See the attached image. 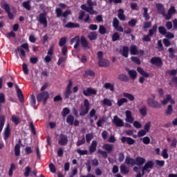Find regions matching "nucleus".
<instances>
[{"mask_svg":"<svg viewBox=\"0 0 177 177\" xmlns=\"http://www.w3.org/2000/svg\"><path fill=\"white\" fill-rule=\"evenodd\" d=\"M87 5L88 7H87L85 4H83L81 6V9L83 10H86L88 13L90 15H96L97 12L93 10V6H95V3L92 2V0H87Z\"/></svg>","mask_w":177,"mask_h":177,"instance_id":"obj_1","label":"nucleus"},{"mask_svg":"<svg viewBox=\"0 0 177 177\" xmlns=\"http://www.w3.org/2000/svg\"><path fill=\"white\" fill-rule=\"evenodd\" d=\"M37 102H44V104H46L48 99H49V92L44 91L37 95Z\"/></svg>","mask_w":177,"mask_h":177,"instance_id":"obj_2","label":"nucleus"},{"mask_svg":"<svg viewBox=\"0 0 177 177\" xmlns=\"http://www.w3.org/2000/svg\"><path fill=\"white\" fill-rule=\"evenodd\" d=\"M147 104L149 107H152L153 109H160L161 104L158 103V102L156 101V100L149 97L147 100Z\"/></svg>","mask_w":177,"mask_h":177,"instance_id":"obj_3","label":"nucleus"},{"mask_svg":"<svg viewBox=\"0 0 177 177\" xmlns=\"http://www.w3.org/2000/svg\"><path fill=\"white\" fill-rule=\"evenodd\" d=\"M89 112V101H88L87 99L84 100V106H81V113H80V115H85L86 114H88Z\"/></svg>","mask_w":177,"mask_h":177,"instance_id":"obj_4","label":"nucleus"},{"mask_svg":"<svg viewBox=\"0 0 177 177\" xmlns=\"http://www.w3.org/2000/svg\"><path fill=\"white\" fill-rule=\"evenodd\" d=\"M38 21L43 24L44 27H48V20L46 19V13H41L39 15Z\"/></svg>","mask_w":177,"mask_h":177,"instance_id":"obj_5","label":"nucleus"},{"mask_svg":"<svg viewBox=\"0 0 177 177\" xmlns=\"http://www.w3.org/2000/svg\"><path fill=\"white\" fill-rule=\"evenodd\" d=\"M112 122L116 127H124V121L121 118H118V116L117 115L113 116Z\"/></svg>","mask_w":177,"mask_h":177,"instance_id":"obj_6","label":"nucleus"},{"mask_svg":"<svg viewBox=\"0 0 177 177\" xmlns=\"http://www.w3.org/2000/svg\"><path fill=\"white\" fill-rule=\"evenodd\" d=\"M154 167V164L151 161L147 162L145 166L142 167V175H145V171H147L150 172V169H153Z\"/></svg>","mask_w":177,"mask_h":177,"instance_id":"obj_7","label":"nucleus"},{"mask_svg":"<svg viewBox=\"0 0 177 177\" xmlns=\"http://www.w3.org/2000/svg\"><path fill=\"white\" fill-rule=\"evenodd\" d=\"M80 44L82 45V48L84 49V50H87V49L91 48V46H89V43L88 42L86 39H85L84 37H81Z\"/></svg>","mask_w":177,"mask_h":177,"instance_id":"obj_8","label":"nucleus"},{"mask_svg":"<svg viewBox=\"0 0 177 177\" xmlns=\"http://www.w3.org/2000/svg\"><path fill=\"white\" fill-rule=\"evenodd\" d=\"M156 6L158 13H159V15H162L164 17V16H165V8L164 7V5L162 3H156Z\"/></svg>","mask_w":177,"mask_h":177,"instance_id":"obj_9","label":"nucleus"},{"mask_svg":"<svg viewBox=\"0 0 177 177\" xmlns=\"http://www.w3.org/2000/svg\"><path fill=\"white\" fill-rule=\"evenodd\" d=\"M58 143L61 146H66V145H67V143H68V140L67 139V136L61 134L59 136V140L58 141Z\"/></svg>","mask_w":177,"mask_h":177,"instance_id":"obj_10","label":"nucleus"},{"mask_svg":"<svg viewBox=\"0 0 177 177\" xmlns=\"http://www.w3.org/2000/svg\"><path fill=\"white\" fill-rule=\"evenodd\" d=\"M16 91L19 100L21 102V103H24V95H23V92L21 91V89H20V88H19V86L17 85H16Z\"/></svg>","mask_w":177,"mask_h":177,"instance_id":"obj_11","label":"nucleus"},{"mask_svg":"<svg viewBox=\"0 0 177 177\" xmlns=\"http://www.w3.org/2000/svg\"><path fill=\"white\" fill-rule=\"evenodd\" d=\"M176 12V10H175V7H171L169 10L167 14H165L164 17L166 19V20H170V19L172 18V15Z\"/></svg>","mask_w":177,"mask_h":177,"instance_id":"obj_12","label":"nucleus"},{"mask_svg":"<svg viewBox=\"0 0 177 177\" xmlns=\"http://www.w3.org/2000/svg\"><path fill=\"white\" fill-rule=\"evenodd\" d=\"M126 115V119L125 121L127 122H129L130 124H132L133 122V117H132V112L131 111H125Z\"/></svg>","mask_w":177,"mask_h":177,"instance_id":"obj_13","label":"nucleus"},{"mask_svg":"<svg viewBox=\"0 0 177 177\" xmlns=\"http://www.w3.org/2000/svg\"><path fill=\"white\" fill-rule=\"evenodd\" d=\"M126 71H127L131 80L135 81V80H136V77L138 76V73H136V71L130 70L129 68H127Z\"/></svg>","mask_w":177,"mask_h":177,"instance_id":"obj_14","label":"nucleus"},{"mask_svg":"<svg viewBox=\"0 0 177 177\" xmlns=\"http://www.w3.org/2000/svg\"><path fill=\"white\" fill-rule=\"evenodd\" d=\"M84 96H91V95H96L97 91L95 88H88L83 91Z\"/></svg>","mask_w":177,"mask_h":177,"instance_id":"obj_15","label":"nucleus"},{"mask_svg":"<svg viewBox=\"0 0 177 177\" xmlns=\"http://www.w3.org/2000/svg\"><path fill=\"white\" fill-rule=\"evenodd\" d=\"M98 65L100 67H109L110 66V62L108 59H102L98 60Z\"/></svg>","mask_w":177,"mask_h":177,"instance_id":"obj_16","label":"nucleus"},{"mask_svg":"<svg viewBox=\"0 0 177 177\" xmlns=\"http://www.w3.org/2000/svg\"><path fill=\"white\" fill-rule=\"evenodd\" d=\"M96 147H97V142H96V140H93L91 142V145L88 148V150L91 154L96 151Z\"/></svg>","mask_w":177,"mask_h":177,"instance_id":"obj_17","label":"nucleus"},{"mask_svg":"<svg viewBox=\"0 0 177 177\" xmlns=\"http://www.w3.org/2000/svg\"><path fill=\"white\" fill-rule=\"evenodd\" d=\"M102 149L107 151V153H111L113 150H114V145H110V144H104L102 145Z\"/></svg>","mask_w":177,"mask_h":177,"instance_id":"obj_18","label":"nucleus"},{"mask_svg":"<svg viewBox=\"0 0 177 177\" xmlns=\"http://www.w3.org/2000/svg\"><path fill=\"white\" fill-rule=\"evenodd\" d=\"M125 164H127V165H131V167H133V165H136V161L135 159L127 156L126 157V159L124 160Z\"/></svg>","mask_w":177,"mask_h":177,"instance_id":"obj_19","label":"nucleus"},{"mask_svg":"<svg viewBox=\"0 0 177 177\" xmlns=\"http://www.w3.org/2000/svg\"><path fill=\"white\" fill-rule=\"evenodd\" d=\"M136 165H139L140 167L143 165L146 162V159L145 158L138 156L136 158Z\"/></svg>","mask_w":177,"mask_h":177,"instance_id":"obj_20","label":"nucleus"},{"mask_svg":"<svg viewBox=\"0 0 177 177\" xmlns=\"http://www.w3.org/2000/svg\"><path fill=\"white\" fill-rule=\"evenodd\" d=\"M151 64H156V66H161L162 61L160 57H153L151 59Z\"/></svg>","mask_w":177,"mask_h":177,"instance_id":"obj_21","label":"nucleus"},{"mask_svg":"<svg viewBox=\"0 0 177 177\" xmlns=\"http://www.w3.org/2000/svg\"><path fill=\"white\" fill-rule=\"evenodd\" d=\"M121 140L122 143H125V142H127V145H133V143H135V140L129 137H122Z\"/></svg>","mask_w":177,"mask_h":177,"instance_id":"obj_22","label":"nucleus"},{"mask_svg":"<svg viewBox=\"0 0 177 177\" xmlns=\"http://www.w3.org/2000/svg\"><path fill=\"white\" fill-rule=\"evenodd\" d=\"M71 45H73V44H75L74 48L77 49L78 48V46H80V37L77 36V37L73 38L71 40Z\"/></svg>","mask_w":177,"mask_h":177,"instance_id":"obj_23","label":"nucleus"},{"mask_svg":"<svg viewBox=\"0 0 177 177\" xmlns=\"http://www.w3.org/2000/svg\"><path fill=\"white\" fill-rule=\"evenodd\" d=\"M118 80H119V81H122L123 82H128L129 81V77L127 75L120 74L118 75Z\"/></svg>","mask_w":177,"mask_h":177,"instance_id":"obj_24","label":"nucleus"},{"mask_svg":"<svg viewBox=\"0 0 177 177\" xmlns=\"http://www.w3.org/2000/svg\"><path fill=\"white\" fill-rule=\"evenodd\" d=\"M4 139L6 140L9 136H10V125L9 124H7L6 128L4 130Z\"/></svg>","mask_w":177,"mask_h":177,"instance_id":"obj_25","label":"nucleus"},{"mask_svg":"<svg viewBox=\"0 0 177 177\" xmlns=\"http://www.w3.org/2000/svg\"><path fill=\"white\" fill-rule=\"evenodd\" d=\"M131 55H139V50H138V47L136 45H132L130 46Z\"/></svg>","mask_w":177,"mask_h":177,"instance_id":"obj_26","label":"nucleus"},{"mask_svg":"<svg viewBox=\"0 0 177 177\" xmlns=\"http://www.w3.org/2000/svg\"><path fill=\"white\" fill-rule=\"evenodd\" d=\"M87 37L90 41H95V39H97V32H91L88 35Z\"/></svg>","mask_w":177,"mask_h":177,"instance_id":"obj_27","label":"nucleus"},{"mask_svg":"<svg viewBox=\"0 0 177 177\" xmlns=\"http://www.w3.org/2000/svg\"><path fill=\"white\" fill-rule=\"evenodd\" d=\"M120 172L124 175H127L129 174V169H128V167H127V166H125V165H122L120 166Z\"/></svg>","mask_w":177,"mask_h":177,"instance_id":"obj_28","label":"nucleus"},{"mask_svg":"<svg viewBox=\"0 0 177 177\" xmlns=\"http://www.w3.org/2000/svg\"><path fill=\"white\" fill-rule=\"evenodd\" d=\"M129 52V48L128 46H124L122 50V56H124V57H128Z\"/></svg>","mask_w":177,"mask_h":177,"instance_id":"obj_29","label":"nucleus"},{"mask_svg":"<svg viewBox=\"0 0 177 177\" xmlns=\"http://www.w3.org/2000/svg\"><path fill=\"white\" fill-rule=\"evenodd\" d=\"M65 27L66 28H77L80 27V24L69 22L66 25H65Z\"/></svg>","mask_w":177,"mask_h":177,"instance_id":"obj_30","label":"nucleus"},{"mask_svg":"<svg viewBox=\"0 0 177 177\" xmlns=\"http://www.w3.org/2000/svg\"><path fill=\"white\" fill-rule=\"evenodd\" d=\"M84 77L86 78L87 77H95V72L91 70H88L85 71Z\"/></svg>","mask_w":177,"mask_h":177,"instance_id":"obj_31","label":"nucleus"},{"mask_svg":"<svg viewBox=\"0 0 177 177\" xmlns=\"http://www.w3.org/2000/svg\"><path fill=\"white\" fill-rule=\"evenodd\" d=\"M66 122L68 125H73L74 124V117L72 115H69L66 118Z\"/></svg>","mask_w":177,"mask_h":177,"instance_id":"obj_32","label":"nucleus"},{"mask_svg":"<svg viewBox=\"0 0 177 177\" xmlns=\"http://www.w3.org/2000/svg\"><path fill=\"white\" fill-rule=\"evenodd\" d=\"M11 120L12 122L15 124V125H19V124L21 122V120L20 119V118L16 117L15 115L12 116Z\"/></svg>","mask_w":177,"mask_h":177,"instance_id":"obj_33","label":"nucleus"},{"mask_svg":"<svg viewBox=\"0 0 177 177\" xmlns=\"http://www.w3.org/2000/svg\"><path fill=\"white\" fill-rule=\"evenodd\" d=\"M98 31H99L100 34H101V35H104V34H106V32H107L106 27H104V26H103V25H100Z\"/></svg>","mask_w":177,"mask_h":177,"instance_id":"obj_34","label":"nucleus"},{"mask_svg":"<svg viewBox=\"0 0 177 177\" xmlns=\"http://www.w3.org/2000/svg\"><path fill=\"white\" fill-rule=\"evenodd\" d=\"M124 97H127L128 100H131V102H133L135 100V97L130 93H123Z\"/></svg>","mask_w":177,"mask_h":177,"instance_id":"obj_35","label":"nucleus"},{"mask_svg":"<svg viewBox=\"0 0 177 177\" xmlns=\"http://www.w3.org/2000/svg\"><path fill=\"white\" fill-rule=\"evenodd\" d=\"M118 17L120 19V20H122V21L125 20V15H124V10H122V9H120L118 10Z\"/></svg>","mask_w":177,"mask_h":177,"instance_id":"obj_36","label":"nucleus"},{"mask_svg":"<svg viewBox=\"0 0 177 177\" xmlns=\"http://www.w3.org/2000/svg\"><path fill=\"white\" fill-rule=\"evenodd\" d=\"M3 125H5V116H0V132H2L3 129Z\"/></svg>","mask_w":177,"mask_h":177,"instance_id":"obj_37","label":"nucleus"},{"mask_svg":"<svg viewBox=\"0 0 177 177\" xmlns=\"http://www.w3.org/2000/svg\"><path fill=\"white\" fill-rule=\"evenodd\" d=\"M137 71H138V73H140L141 75H142L143 77H149L148 73H146V72L143 70V68H140V67H138V68H137Z\"/></svg>","mask_w":177,"mask_h":177,"instance_id":"obj_38","label":"nucleus"},{"mask_svg":"<svg viewBox=\"0 0 177 177\" xmlns=\"http://www.w3.org/2000/svg\"><path fill=\"white\" fill-rule=\"evenodd\" d=\"M1 8L4 9V10L8 13V12H10V6L8 3H3L1 4Z\"/></svg>","mask_w":177,"mask_h":177,"instance_id":"obj_39","label":"nucleus"},{"mask_svg":"<svg viewBox=\"0 0 177 177\" xmlns=\"http://www.w3.org/2000/svg\"><path fill=\"white\" fill-rule=\"evenodd\" d=\"M140 113L141 115H142L143 117H145V115L147 114V107H146V106H143L140 109Z\"/></svg>","mask_w":177,"mask_h":177,"instance_id":"obj_40","label":"nucleus"},{"mask_svg":"<svg viewBox=\"0 0 177 177\" xmlns=\"http://www.w3.org/2000/svg\"><path fill=\"white\" fill-rule=\"evenodd\" d=\"M104 87L105 88V89H109L110 91H111V92H114V85L110 83H106L104 85Z\"/></svg>","mask_w":177,"mask_h":177,"instance_id":"obj_41","label":"nucleus"},{"mask_svg":"<svg viewBox=\"0 0 177 177\" xmlns=\"http://www.w3.org/2000/svg\"><path fill=\"white\" fill-rule=\"evenodd\" d=\"M143 16L145 19V20H149L150 19V15H149V13H147V12H149V10L147 9V8H143Z\"/></svg>","mask_w":177,"mask_h":177,"instance_id":"obj_42","label":"nucleus"},{"mask_svg":"<svg viewBox=\"0 0 177 177\" xmlns=\"http://www.w3.org/2000/svg\"><path fill=\"white\" fill-rule=\"evenodd\" d=\"M15 156H20V145L17 144L15 147Z\"/></svg>","mask_w":177,"mask_h":177,"instance_id":"obj_43","label":"nucleus"},{"mask_svg":"<svg viewBox=\"0 0 177 177\" xmlns=\"http://www.w3.org/2000/svg\"><path fill=\"white\" fill-rule=\"evenodd\" d=\"M93 139V133H90L86 135V141L87 143H91V140Z\"/></svg>","mask_w":177,"mask_h":177,"instance_id":"obj_44","label":"nucleus"},{"mask_svg":"<svg viewBox=\"0 0 177 177\" xmlns=\"http://www.w3.org/2000/svg\"><path fill=\"white\" fill-rule=\"evenodd\" d=\"M120 40V34L118 32H115L112 35V41L113 42H115V41Z\"/></svg>","mask_w":177,"mask_h":177,"instance_id":"obj_45","label":"nucleus"},{"mask_svg":"<svg viewBox=\"0 0 177 177\" xmlns=\"http://www.w3.org/2000/svg\"><path fill=\"white\" fill-rule=\"evenodd\" d=\"M124 103H128V100H127V98H122L118 100V105L119 106V107H121V106H122Z\"/></svg>","mask_w":177,"mask_h":177,"instance_id":"obj_46","label":"nucleus"},{"mask_svg":"<svg viewBox=\"0 0 177 177\" xmlns=\"http://www.w3.org/2000/svg\"><path fill=\"white\" fill-rule=\"evenodd\" d=\"M15 169H16V166L15 165V164L12 163L10 165V168L8 171L9 176H12V175H13V171H15Z\"/></svg>","mask_w":177,"mask_h":177,"instance_id":"obj_47","label":"nucleus"},{"mask_svg":"<svg viewBox=\"0 0 177 177\" xmlns=\"http://www.w3.org/2000/svg\"><path fill=\"white\" fill-rule=\"evenodd\" d=\"M158 31L162 35H165V34H167V29L164 26H159Z\"/></svg>","mask_w":177,"mask_h":177,"instance_id":"obj_48","label":"nucleus"},{"mask_svg":"<svg viewBox=\"0 0 177 177\" xmlns=\"http://www.w3.org/2000/svg\"><path fill=\"white\" fill-rule=\"evenodd\" d=\"M23 71L26 75H28V73H30V69H28V65H27L26 64H23Z\"/></svg>","mask_w":177,"mask_h":177,"instance_id":"obj_49","label":"nucleus"},{"mask_svg":"<svg viewBox=\"0 0 177 177\" xmlns=\"http://www.w3.org/2000/svg\"><path fill=\"white\" fill-rule=\"evenodd\" d=\"M173 111H174V109H172V105H168L167 109L166 111L167 115H171Z\"/></svg>","mask_w":177,"mask_h":177,"instance_id":"obj_50","label":"nucleus"},{"mask_svg":"<svg viewBox=\"0 0 177 177\" xmlns=\"http://www.w3.org/2000/svg\"><path fill=\"white\" fill-rule=\"evenodd\" d=\"M113 26L114 28H118L120 26V21H118V19L114 18L113 21Z\"/></svg>","mask_w":177,"mask_h":177,"instance_id":"obj_51","label":"nucleus"},{"mask_svg":"<svg viewBox=\"0 0 177 177\" xmlns=\"http://www.w3.org/2000/svg\"><path fill=\"white\" fill-rule=\"evenodd\" d=\"M23 6L25 8V9H27V10H31V6H30V1H25L23 3Z\"/></svg>","mask_w":177,"mask_h":177,"instance_id":"obj_52","label":"nucleus"},{"mask_svg":"<svg viewBox=\"0 0 177 177\" xmlns=\"http://www.w3.org/2000/svg\"><path fill=\"white\" fill-rule=\"evenodd\" d=\"M68 114H70V109L68 108H64L62 111V116L66 117Z\"/></svg>","mask_w":177,"mask_h":177,"instance_id":"obj_53","label":"nucleus"},{"mask_svg":"<svg viewBox=\"0 0 177 177\" xmlns=\"http://www.w3.org/2000/svg\"><path fill=\"white\" fill-rule=\"evenodd\" d=\"M35 104H36L35 95H34V94H32L30 96V104L31 106H32V107H34V106H35Z\"/></svg>","mask_w":177,"mask_h":177,"instance_id":"obj_54","label":"nucleus"},{"mask_svg":"<svg viewBox=\"0 0 177 177\" xmlns=\"http://www.w3.org/2000/svg\"><path fill=\"white\" fill-rule=\"evenodd\" d=\"M77 153H78L80 156H86V154H88V150L77 149Z\"/></svg>","mask_w":177,"mask_h":177,"instance_id":"obj_55","label":"nucleus"},{"mask_svg":"<svg viewBox=\"0 0 177 177\" xmlns=\"http://www.w3.org/2000/svg\"><path fill=\"white\" fill-rule=\"evenodd\" d=\"M158 49L160 52H162V50H164V46H162V41L161 40L158 41Z\"/></svg>","mask_w":177,"mask_h":177,"instance_id":"obj_56","label":"nucleus"},{"mask_svg":"<svg viewBox=\"0 0 177 177\" xmlns=\"http://www.w3.org/2000/svg\"><path fill=\"white\" fill-rule=\"evenodd\" d=\"M166 99L170 102L171 104H175V100H174V99H172V96L169 94L166 95Z\"/></svg>","mask_w":177,"mask_h":177,"instance_id":"obj_57","label":"nucleus"},{"mask_svg":"<svg viewBox=\"0 0 177 177\" xmlns=\"http://www.w3.org/2000/svg\"><path fill=\"white\" fill-rule=\"evenodd\" d=\"M147 133V131H146V130L141 129L140 131H138V136L139 138H142V136H145V135H146Z\"/></svg>","mask_w":177,"mask_h":177,"instance_id":"obj_58","label":"nucleus"},{"mask_svg":"<svg viewBox=\"0 0 177 177\" xmlns=\"http://www.w3.org/2000/svg\"><path fill=\"white\" fill-rule=\"evenodd\" d=\"M97 153L99 154H102V157H104V158H107V152L106 151H102L101 149H98Z\"/></svg>","mask_w":177,"mask_h":177,"instance_id":"obj_59","label":"nucleus"},{"mask_svg":"<svg viewBox=\"0 0 177 177\" xmlns=\"http://www.w3.org/2000/svg\"><path fill=\"white\" fill-rule=\"evenodd\" d=\"M141 140H142L144 145H149V143H150V138L149 137H145L142 138Z\"/></svg>","mask_w":177,"mask_h":177,"instance_id":"obj_60","label":"nucleus"},{"mask_svg":"<svg viewBox=\"0 0 177 177\" xmlns=\"http://www.w3.org/2000/svg\"><path fill=\"white\" fill-rule=\"evenodd\" d=\"M162 156L163 158H168L169 155H168V150L167 149H163L162 152Z\"/></svg>","mask_w":177,"mask_h":177,"instance_id":"obj_61","label":"nucleus"},{"mask_svg":"<svg viewBox=\"0 0 177 177\" xmlns=\"http://www.w3.org/2000/svg\"><path fill=\"white\" fill-rule=\"evenodd\" d=\"M106 122V118H102V119H100L97 122V127H102V124L103 123Z\"/></svg>","mask_w":177,"mask_h":177,"instance_id":"obj_62","label":"nucleus"},{"mask_svg":"<svg viewBox=\"0 0 177 177\" xmlns=\"http://www.w3.org/2000/svg\"><path fill=\"white\" fill-rule=\"evenodd\" d=\"M131 60L136 64H140V59H139L138 57H131Z\"/></svg>","mask_w":177,"mask_h":177,"instance_id":"obj_63","label":"nucleus"},{"mask_svg":"<svg viewBox=\"0 0 177 177\" xmlns=\"http://www.w3.org/2000/svg\"><path fill=\"white\" fill-rule=\"evenodd\" d=\"M103 103L104 104H105L106 106H111V100H110L109 99L105 98L103 100Z\"/></svg>","mask_w":177,"mask_h":177,"instance_id":"obj_64","label":"nucleus"}]
</instances>
